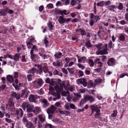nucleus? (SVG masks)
Returning <instances> with one entry per match:
<instances>
[{"instance_id":"obj_1","label":"nucleus","mask_w":128,"mask_h":128,"mask_svg":"<svg viewBox=\"0 0 128 128\" xmlns=\"http://www.w3.org/2000/svg\"><path fill=\"white\" fill-rule=\"evenodd\" d=\"M102 43H100L95 45V47L98 49L96 52L97 55L105 54L108 53L107 52V44H106L104 46L103 48L102 49L100 50L102 48Z\"/></svg>"},{"instance_id":"obj_2","label":"nucleus","mask_w":128,"mask_h":128,"mask_svg":"<svg viewBox=\"0 0 128 128\" xmlns=\"http://www.w3.org/2000/svg\"><path fill=\"white\" fill-rule=\"evenodd\" d=\"M92 111V114L95 112L94 116L96 118L100 119L101 117L100 116V110L99 109L96 105H92L90 106V107Z\"/></svg>"},{"instance_id":"obj_3","label":"nucleus","mask_w":128,"mask_h":128,"mask_svg":"<svg viewBox=\"0 0 128 128\" xmlns=\"http://www.w3.org/2000/svg\"><path fill=\"white\" fill-rule=\"evenodd\" d=\"M43 82L42 79L39 78L32 82L31 84L34 88L36 89L40 88L43 84Z\"/></svg>"},{"instance_id":"obj_4","label":"nucleus","mask_w":128,"mask_h":128,"mask_svg":"<svg viewBox=\"0 0 128 128\" xmlns=\"http://www.w3.org/2000/svg\"><path fill=\"white\" fill-rule=\"evenodd\" d=\"M37 98H39L40 97L36 95L31 94L28 98V100L30 102L36 103V100Z\"/></svg>"},{"instance_id":"obj_5","label":"nucleus","mask_w":128,"mask_h":128,"mask_svg":"<svg viewBox=\"0 0 128 128\" xmlns=\"http://www.w3.org/2000/svg\"><path fill=\"white\" fill-rule=\"evenodd\" d=\"M86 80L84 79H78L76 80V82L78 84H81L84 87H86L88 84V83L86 81Z\"/></svg>"},{"instance_id":"obj_6","label":"nucleus","mask_w":128,"mask_h":128,"mask_svg":"<svg viewBox=\"0 0 128 128\" xmlns=\"http://www.w3.org/2000/svg\"><path fill=\"white\" fill-rule=\"evenodd\" d=\"M116 61L114 58H109L107 62V64L110 66H113L115 64Z\"/></svg>"},{"instance_id":"obj_7","label":"nucleus","mask_w":128,"mask_h":128,"mask_svg":"<svg viewBox=\"0 0 128 128\" xmlns=\"http://www.w3.org/2000/svg\"><path fill=\"white\" fill-rule=\"evenodd\" d=\"M45 81L46 83L49 84L50 86H54L56 84L53 79H50L49 78H47Z\"/></svg>"},{"instance_id":"obj_8","label":"nucleus","mask_w":128,"mask_h":128,"mask_svg":"<svg viewBox=\"0 0 128 128\" xmlns=\"http://www.w3.org/2000/svg\"><path fill=\"white\" fill-rule=\"evenodd\" d=\"M9 8H6L4 9H0V16H4L6 15V12H8Z\"/></svg>"},{"instance_id":"obj_9","label":"nucleus","mask_w":128,"mask_h":128,"mask_svg":"<svg viewBox=\"0 0 128 128\" xmlns=\"http://www.w3.org/2000/svg\"><path fill=\"white\" fill-rule=\"evenodd\" d=\"M56 109L55 107L53 105L50 106V108H48L47 110V112L48 114H52L54 110Z\"/></svg>"},{"instance_id":"obj_10","label":"nucleus","mask_w":128,"mask_h":128,"mask_svg":"<svg viewBox=\"0 0 128 128\" xmlns=\"http://www.w3.org/2000/svg\"><path fill=\"white\" fill-rule=\"evenodd\" d=\"M84 98L85 99L84 102H86L88 100H90V102H92L94 101L93 98L91 96L86 95Z\"/></svg>"},{"instance_id":"obj_11","label":"nucleus","mask_w":128,"mask_h":128,"mask_svg":"<svg viewBox=\"0 0 128 128\" xmlns=\"http://www.w3.org/2000/svg\"><path fill=\"white\" fill-rule=\"evenodd\" d=\"M55 89L57 92H61L63 90V87L61 85H56L55 86Z\"/></svg>"},{"instance_id":"obj_12","label":"nucleus","mask_w":128,"mask_h":128,"mask_svg":"<svg viewBox=\"0 0 128 128\" xmlns=\"http://www.w3.org/2000/svg\"><path fill=\"white\" fill-rule=\"evenodd\" d=\"M16 114L17 115H19L20 117H22L23 115V111L22 109L19 108L16 110Z\"/></svg>"},{"instance_id":"obj_13","label":"nucleus","mask_w":128,"mask_h":128,"mask_svg":"<svg viewBox=\"0 0 128 128\" xmlns=\"http://www.w3.org/2000/svg\"><path fill=\"white\" fill-rule=\"evenodd\" d=\"M59 23L60 24H63L65 23V19L62 16H59L58 18Z\"/></svg>"},{"instance_id":"obj_14","label":"nucleus","mask_w":128,"mask_h":128,"mask_svg":"<svg viewBox=\"0 0 128 128\" xmlns=\"http://www.w3.org/2000/svg\"><path fill=\"white\" fill-rule=\"evenodd\" d=\"M11 96L12 98H15L16 100H18L20 99V95L17 94L15 92H13L12 93Z\"/></svg>"},{"instance_id":"obj_15","label":"nucleus","mask_w":128,"mask_h":128,"mask_svg":"<svg viewBox=\"0 0 128 128\" xmlns=\"http://www.w3.org/2000/svg\"><path fill=\"white\" fill-rule=\"evenodd\" d=\"M25 126L27 128H35L36 126L31 122H28Z\"/></svg>"},{"instance_id":"obj_16","label":"nucleus","mask_w":128,"mask_h":128,"mask_svg":"<svg viewBox=\"0 0 128 128\" xmlns=\"http://www.w3.org/2000/svg\"><path fill=\"white\" fill-rule=\"evenodd\" d=\"M38 117L40 121L41 122H43L46 120L44 114H40L38 115Z\"/></svg>"},{"instance_id":"obj_17","label":"nucleus","mask_w":128,"mask_h":128,"mask_svg":"<svg viewBox=\"0 0 128 128\" xmlns=\"http://www.w3.org/2000/svg\"><path fill=\"white\" fill-rule=\"evenodd\" d=\"M75 96L73 99V100L76 102L80 99L81 97V95L80 94H74Z\"/></svg>"},{"instance_id":"obj_18","label":"nucleus","mask_w":128,"mask_h":128,"mask_svg":"<svg viewBox=\"0 0 128 128\" xmlns=\"http://www.w3.org/2000/svg\"><path fill=\"white\" fill-rule=\"evenodd\" d=\"M6 78L8 81L12 83L14 82V80L12 75H8L7 76Z\"/></svg>"},{"instance_id":"obj_19","label":"nucleus","mask_w":128,"mask_h":128,"mask_svg":"<svg viewBox=\"0 0 128 128\" xmlns=\"http://www.w3.org/2000/svg\"><path fill=\"white\" fill-rule=\"evenodd\" d=\"M54 67H60L62 65V62H54L52 63Z\"/></svg>"},{"instance_id":"obj_20","label":"nucleus","mask_w":128,"mask_h":128,"mask_svg":"<svg viewBox=\"0 0 128 128\" xmlns=\"http://www.w3.org/2000/svg\"><path fill=\"white\" fill-rule=\"evenodd\" d=\"M41 111L40 108L38 107H35L34 110H33V112L34 113L36 114L40 113Z\"/></svg>"},{"instance_id":"obj_21","label":"nucleus","mask_w":128,"mask_h":128,"mask_svg":"<svg viewBox=\"0 0 128 128\" xmlns=\"http://www.w3.org/2000/svg\"><path fill=\"white\" fill-rule=\"evenodd\" d=\"M34 106L33 105H31L29 104L26 108V110L28 112H30L32 111L33 110V109Z\"/></svg>"},{"instance_id":"obj_22","label":"nucleus","mask_w":128,"mask_h":128,"mask_svg":"<svg viewBox=\"0 0 128 128\" xmlns=\"http://www.w3.org/2000/svg\"><path fill=\"white\" fill-rule=\"evenodd\" d=\"M37 68L38 69V70L37 71H36V74H41L42 73V71L41 66L39 64H38Z\"/></svg>"},{"instance_id":"obj_23","label":"nucleus","mask_w":128,"mask_h":128,"mask_svg":"<svg viewBox=\"0 0 128 128\" xmlns=\"http://www.w3.org/2000/svg\"><path fill=\"white\" fill-rule=\"evenodd\" d=\"M47 26L48 27L49 30L52 32V28L54 26L52 24V22L49 21L47 23Z\"/></svg>"},{"instance_id":"obj_24","label":"nucleus","mask_w":128,"mask_h":128,"mask_svg":"<svg viewBox=\"0 0 128 128\" xmlns=\"http://www.w3.org/2000/svg\"><path fill=\"white\" fill-rule=\"evenodd\" d=\"M96 86L95 84H94L92 82V81L90 80L88 84V88H90L92 87H94Z\"/></svg>"},{"instance_id":"obj_25","label":"nucleus","mask_w":128,"mask_h":128,"mask_svg":"<svg viewBox=\"0 0 128 128\" xmlns=\"http://www.w3.org/2000/svg\"><path fill=\"white\" fill-rule=\"evenodd\" d=\"M86 59L85 56H82L78 58V62H79L84 63Z\"/></svg>"},{"instance_id":"obj_26","label":"nucleus","mask_w":128,"mask_h":128,"mask_svg":"<svg viewBox=\"0 0 128 128\" xmlns=\"http://www.w3.org/2000/svg\"><path fill=\"white\" fill-rule=\"evenodd\" d=\"M8 104L10 107L11 108V109L14 108V103L11 99H10L9 100Z\"/></svg>"},{"instance_id":"obj_27","label":"nucleus","mask_w":128,"mask_h":128,"mask_svg":"<svg viewBox=\"0 0 128 128\" xmlns=\"http://www.w3.org/2000/svg\"><path fill=\"white\" fill-rule=\"evenodd\" d=\"M31 55V59L33 60H34L36 58H39V57L37 55L34 54V52L32 54H30Z\"/></svg>"},{"instance_id":"obj_28","label":"nucleus","mask_w":128,"mask_h":128,"mask_svg":"<svg viewBox=\"0 0 128 128\" xmlns=\"http://www.w3.org/2000/svg\"><path fill=\"white\" fill-rule=\"evenodd\" d=\"M51 94L55 97L58 98V97H59V99L60 97V94L58 92H57L56 93L54 92H52L51 93Z\"/></svg>"},{"instance_id":"obj_29","label":"nucleus","mask_w":128,"mask_h":128,"mask_svg":"<svg viewBox=\"0 0 128 128\" xmlns=\"http://www.w3.org/2000/svg\"><path fill=\"white\" fill-rule=\"evenodd\" d=\"M41 102L44 104V106L46 107L48 105V103L47 100L45 99H42L41 100Z\"/></svg>"},{"instance_id":"obj_30","label":"nucleus","mask_w":128,"mask_h":128,"mask_svg":"<svg viewBox=\"0 0 128 128\" xmlns=\"http://www.w3.org/2000/svg\"><path fill=\"white\" fill-rule=\"evenodd\" d=\"M6 87V84L0 83V92L4 90Z\"/></svg>"},{"instance_id":"obj_31","label":"nucleus","mask_w":128,"mask_h":128,"mask_svg":"<svg viewBox=\"0 0 128 128\" xmlns=\"http://www.w3.org/2000/svg\"><path fill=\"white\" fill-rule=\"evenodd\" d=\"M36 69L34 68H32L31 70H29L28 72V73L34 74L36 72Z\"/></svg>"},{"instance_id":"obj_32","label":"nucleus","mask_w":128,"mask_h":128,"mask_svg":"<svg viewBox=\"0 0 128 128\" xmlns=\"http://www.w3.org/2000/svg\"><path fill=\"white\" fill-rule=\"evenodd\" d=\"M29 104L27 102H24L22 103V108L24 110H25L26 108H27Z\"/></svg>"},{"instance_id":"obj_33","label":"nucleus","mask_w":128,"mask_h":128,"mask_svg":"<svg viewBox=\"0 0 128 128\" xmlns=\"http://www.w3.org/2000/svg\"><path fill=\"white\" fill-rule=\"evenodd\" d=\"M70 92L68 91H62L61 93V95L62 96H70Z\"/></svg>"},{"instance_id":"obj_34","label":"nucleus","mask_w":128,"mask_h":128,"mask_svg":"<svg viewBox=\"0 0 128 128\" xmlns=\"http://www.w3.org/2000/svg\"><path fill=\"white\" fill-rule=\"evenodd\" d=\"M62 54L61 52H59V53H56L54 56L56 58L58 59L60 58L62 56Z\"/></svg>"},{"instance_id":"obj_35","label":"nucleus","mask_w":128,"mask_h":128,"mask_svg":"<svg viewBox=\"0 0 128 128\" xmlns=\"http://www.w3.org/2000/svg\"><path fill=\"white\" fill-rule=\"evenodd\" d=\"M85 46L86 47L88 48H91L92 46V45L91 44L90 41H88L86 43Z\"/></svg>"},{"instance_id":"obj_36","label":"nucleus","mask_w":128,"mask_h":128,"mask_svg":"<svg viewBox=\"0 0 128 128\" xmlns=\"http://www.w3.org/2000/svg\"><path fill=\"white\" fill-rule=\"evenodd\" d=\"M104 5V1H102L97 4V6L100 7L103 6Z\"/></svg>"},{"instance_id":"obj_37","label":"nucleus","mask_w":128,"mask_h":128,"mask_svg":"<svg viewBox=\"0 0 128 128\" xmlns=\"http://www.w3.org/2000/svg\"><path fill=\"white\" fill-rule=\"evenodd\" d=\"M65 89L66 90H69L70 91L72 92L74 88L72 86H70L69 88L64 86Z\"/></svg>"},{"instance_id":"obj_38","label":"nucleus","mask_w":128,"mask_h":128,"mask_svg":"<svg viewBox=\"0 0 128 128\" xmlns=\"http://www.w3.org/2000/svg\"><path fill=\"white\" fill-rule=\"evenodd\" d=\"M37 51L38 50V48L36 46L33 45L32 49L30 50V54H32L34 50Z\"/></svg>"},{"instance_id":"obj_39","label":"nucleus","mask_w":128,"mask_h":128,"mask_svg":"<svg viewBox=\"0 0 128 128\" xmlns=\"http://www.w3.org/2000/svg\"><path fill=\"white\" fill-rule=\"evenodd\" d=\"M116 6L114 5H111L108 7V9L110 11H114V9L115 8Z\"/></svg>"},{"instance_id":"obj_40","label":"nucleus","mask_w":128,"mask_h":128,"mask_svg":"<svg viewBox=\"0 0 128 128\" xmlns=\"http://www.w3.org/2000/svg\"><path fill=\"white\" fill-rule=\"evenodd\" d=\"M88 63L90 67H93L94 66V63L92 60L90 59L89 60Z\"/></svg>"},{"instance_id":"obj_41","label":"nucleus","mask_w":128,"mask_h":128,"mask_svg":"<svg viewBox=\"0 0 128 128\" xmlns=\"http://www.w3.org/2000/svg\"><path fill=\"white\" fill-rule=\"evenodd\" d=\"M20 54H16L14 56V60L18 61L19 58Z\"/></svg>"},{"instance_id":"obj_42","label":"nucleus","mask_w":128,"mask_h":128,"mask_svg":"<svg viewBox=\"0 0 128 128\" xmlns=\"http://www.w3.org/2000/svg\"><path fill=\"white\" fill-rule=\"evenodd\" d=\"M22 121L23 122V123L25 125L28 123V122H30L28 121L26 118L24 116V117L22 118Z\"/></svg>"},{"instance_id":"obj_43","label":"nucleus","mask_w":128,"mask_h":128,"mask_svg":"<svg viewBox=\"0 0 128 128\" xmlns=\"http://www.w3.org/2000/svg\"><path fill=\"white\" fill-rule=\"evenodd\" d=\"M102 79L100 78L97 79L95 80V84L96 85L102 82Z\"/></svg>"},{"instance_id":"obj_44","label":"nucleus","mask_w":128,"mask_h":128,"mask_svg":"<svg viewBox=\"0 0 128 128\" xmlns=\"http://www.w3.org/2000/svg\"><path fill=\"white\" fill-rule=\"evenodd\" d=\"M68 70L70 73L71 74H74L75 71L74 68H68Z\"/></svg>"},{"instance_id":"obj_45","label":"nucleus","mask_w":128,"mask_h":128,"mask_svg":"<svg viewBox=\"0 0 128 128\" xmlns=\"http://www.w3.org/2000/svg\"><path fill=\"white\" fill-rule=\"evenodd\" d=\"M85 100V99H84V98L83 99L81 100L79 103V106L80 107L82 106L84 103L86 102H84Z\"/></svg>"},{"instance_id":"obj_46","label":"nucleus","mask_w":128,"mask_h":128,"mask_svg":"<svg viewBox=\"0 0 128 128\" xmlns=\"http://www.w3.org/2000/svg\"><path fill=\"white\" fill-rule=\"evenodd\" d=\"M66 10H62L60 11L59 12V13L62 15H67L68 14H66Z\"/></svg>"},{"instance_id":"obj_47","label":"nucleus","mask_w":128,"mask_h":128,"mask_svg":"<svg viewBox=\"0 0 128 128\" xmlns=\"http://www.w3.org/2000/svg\"><path fill=\"white\" fill-rule=\"evenodd\" d=\"M44 127L45 128H54L53 126L51 124H45Z\"/></svg>"},{"instance_id":"obj_48","label":"nucleus","mask_w":128,"mask_h":128,"mask_svg":"<svg viewBox=\"0 0 128 128\" xmlns=\"http://www.w3.org/2000/svg\"><path fill=\"white\" fill-rule=\"evenodd\" d=\"M43 70L44 72L45 73H47L48 72V68L47 66H43Z\"/></svg>"},{"instance_id":"obj_49","label":"nucleus","mask_w":128,"mask_h":128,"mask_svg":"<svg viewBox=\"0 0 128 128\" xmlns=\"http://www.w3.org/2000/svg\"><path fill=\"white\" fill-rule=\"evenodd\" d=\"M119 39L121 41H123L124 40H125L124 36L123 34H121L119 36Z\"/></svg>"},{"instance_id":"obj_50","label":"nucleus","mask_w":128,"mask_h":128,"mask_svg":"<svg viewBox=\"0 0 128 128\" xmlns=\"http://www.w3.org/2000/svg\"><path fill=\"white\" fill-rule=\"evenodd\" d=\"M123 7V4L122 3H120L118 6V8L119 10H122Z\"/></svg>"},{"instance_id":"obj_51","label":"nucleus","mask_w":128,"mask_h":128,"mask_svg":"<svg viewBox=\"0 0 128 128\" xmlns=\"http://www.w3.org/2000/svg\"><path fill=\"white\" fill-rule=\"evenodd\" d=\"M112 19V20L113 21V22H114V19H116V21H117V19L116 18V16H110L109 18L108 19V20H111V19Z\"/></svg>"},{"instance_id":"obj_52","label":"nucleus","mask_w":128,"mask_h":128,"mask_svg":"<svg viewBox=\"0 0 128 128\" xmlns=\"http://www.w3.org/2000/svg\"><path fill=\"white\" fill-rule=\"evenodd\" d=\"M78 66L79 68H81L82 70H83L85 68V66L80 64H78Z\"/></svg>"},{"instance_id":"obj_53","label":"nucleus","mask_w":128,"mask_h":128,"mask_svg":"<svg viewBox=\"0 0 128 128\" xmlns=\"http://www.w3.org/2000/svg\"><path fill=\"white\" fill-rule=\"evenodd\" d=\"M97 64V66L101 68L102 67L103 65V63L101 62H98L97 63H96Z\"/></svg>"},{"instance_id":"obj_54","label":"nucleus","mask_w":128,"mask_h":128,"mask_svg":"<svg viewBox=\"0 0 128 128\" xmlns=\"http://www.w3.org/2000/svg\"><path fill=\"white\" fill-rule=\"evenodd\" d=\"M27 78L28 81H31L32 80V76L31 74L27 75Z\"/></svg>"},{"instance_id":"obj_55","label":"nucleus","mask_w":128,"mask_h":128,"mask_svg":"<svg viewBox=\"0 0 128 128\" xmlns=\"http://www.w3.org/2000/svg\"><path fill=\"white\" fill-rule=\"evenodd\" d=\"M69 106L72 109L75 110L76 109L75 105L73 104H70Z\"/></svg>"},{"instance_id":"obj_56","label":"nucleus","mask_w":128,"mask_h":128,"mask_svg":"<svg viewBox=\"0 0 128 128\" xmlns=\"http://www.w3.org/2000/svg\"><path fill=\"white\" fill-rule=\"evenodd\" d=\"M26 44L28 48L29 49L32 46V44L30 42H27L26 43Z\"/></svg>"},{"instance_id":"obj_57","label":"nucleus","mask_w":128,"mask_h":128,"mask_svg":"<svg viewBox=\"0 0 128 128\" xmlns=\"http://www.w3.org/2000/svg\"><path fill=\"white\" fill-rule=\"evenodd\" d=\"M104 2V5L106 6H108L111 4V2L110 0Z\"/></svg>"},{"instance_id":"obj_58","label":"nucleus","mask_w":128,"mask_h":128,"mask_svg":"<svg viewBox=\"0 0 128 128\" xmlns=\"http://www.w3.org/2000/svg\"><path fill=\"white\" fill-rule=\"evenodd\" d=\"M114 113L111 114V116L112 117H115L117 115V112L116 110H114Z\"/></svg>"},{"instance_id":"obj_59","label":"nucleus","mask_w":128,"mask_h":128,"mask_svg":"<svg viewBox=\"0 0 128 128\" xmlns=\"http://www.w3.org/2000/svg\"><path fill=\"white\" fill-rule=\"evenodd\" d=\"M1 79L2 81V82H1L0 83L6 84V78L5 77H2L1 78Z\"/></svg>"},{"instance_id":"obj_60","label":"nucleus","mask_w":128,"mask_h":128,"mask_svg":"<svg viewBox=\"0 0 128 128\" xmlns=\"http://www.w3.org/2000/svg\"><path fill=\"white\" fill-rule=\"evenodd\" d=\"M76 2L74 0H72L71 1L70 4L72 6H74L76 4Z\"/></svg>"},{"instance_id":"obj_61","label":"nucleus","mask_w":128,"mask_h":128,"mask_svg":"<svg viewBox=\"0 0 128 128\" xmlns=\"http://www.w3.org/2000/svg\"><path fill=\"white\" fill-rule=\"evenodd\" d=\"M70 60V58L68 57H66L65 58V60L67 64H68V63Z\"/></svg>"},{"instance_id":"obj_62","label":"nucleus","mask_w":128,"mask_h":128,"mask_svg":"<svg viewBox=\"0 0 128 128\" xmlns=\"http://www.w3.org/2000/svg\"><path fill=\"white\" fill-rule=\"evenodd\" d=\"M62 72L64 74H68V71L66 69L64 68H62Z\"/></svg>"},{"instance_id":"obj_63","label":"nucleus","mask_w":128,"mask_h":128,"mask_svg":"<svg viewBox=\"0 0 128 128\" xmlns=\"http://www.w3.org/2000/svg\"><path fill=\"white\" fill-rule=\"evenodd\" d=\"M55 106L57 107H60L61 104L59 102H57L55 104Z\"/></svg>"},{"instance_id":"obj_64","label":"nucleus","mask_w":128,"mask_h":128,"mask_svg":"<svg viewBox=\"0 0 128 128\" xmlns=\"http://www.w3.org/2000/svg\"><path fill=\"white\" fill-rule=\"evenodd\" d=\"M101 69V68L99 67L98 68L94 69V70L96 72H98L100 71Z\"/></svg>"}]
</instances>
